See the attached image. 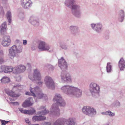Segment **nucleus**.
Returning a JSON list of instances; mask_svg holds the SVG:
<instances>
[{
    "instance_id": "nucleus-19",
    "label": "nucleus",
    "mask_w": 125,
    "mask_h": 125,
    "mask_svg": "<svg viewBox=\"0 0 125 125\" xmlns=\"http://www.w3.org/2000/svg\"><path fill=\"white\" fill-rule=\"evenodd\" d=\"M5 91L6 93L12 97H18L20 96L19 94H15L14 92L11 90H10L8 89L5 90Z\"/></svg>"
},
{
    "instance_id": "nucleus-1",
    "label": "nucleus",
    "mask_w": 125,
    "mask_h": 125,
    "mask_svg": "<svg viewBox=\"0 0 125 125\" xmlns=\"http://www.w3.org/2000/svg\"><path fill=\"white\" fill-rule=\"evenodd\" d=\"M62 89L67 94L71 96L79 97L82 95V91L73 87L65 86L62 87Z\"/></svg>"
},
{
    "instance_id": "nucleus-32",
    "label": "nucleus",
    "mask_w": 125,
    "mask_h": 125,
    "mask_svg": "<svg viewBox=\"0 0 125 125\" xmlns=\"http://www.w3.org/2000/svg\"><path fill=\"white\" fill-rule=\"evenodd\" d=\"M1 121L2 124V125H5L6 124H7L8 122H10L8 121H6L3 120H1Z\"/></svg>"
},
{
    "instance_id": "nucleus-44",
    "label": "nucleus",
    "mask_w": 125,
    "mask_h": 125,
    "mask_svg": "<svg viewBox=\"0 0 125 125\" xmlns=\"http://www.w3.org/2000/svg\"><path fill=\"white\" fill-rule=\"evenodd\" d=\"M30 64H29V63H28V66H29L30 65Z\"/></svg>"
},
{
    "instance_id": "nucleus-8",
    "label": "nucleus",
    "mask_w": 125,
    "mask_h": 125,
    "mask_svg": "<svg viewBox=\"0 0 125 125\" xmlns=\"http://www.w3.org/2000/svg\"><path fill=\"white\" fill-rule=\"evenodd\" d=\"M38 48L42 51H45L49 50L50 47L45 42L40 41L39 44Z\"/></svg>"
},
{
    "instance_id": "nucleus-47",
    "label": "nucleus",
    "mask_w": 125,
    "mask_h": 125,
    "mask_svg": "<svg viewBox=\"0 0 125 125\" xmlns=\"http://www.w3.org/2000/svg\"><path fill=\"white\" fill-rule=\"evenodd\" d=\"M15 103V102H14V103Z\"/></svg>"
},
{
    "instance_id": "nucleus-41",
    "label": "nucleus",
    "mask_w": 125,
    "mask_h": 125,
    "mask_svg": "<svg viewBox=\"0 0 125 125\" xmlns=\"http://www.w3.org/2000/svg\"><path fill=\"white\" fill-rule=\"evenodd\" d=\"M61 47L62 48V49H66V47H63V46H61Z\"/></svg>"
},
{
    "instance_id": "nucleus-36",
    "label": "nucleus",
    "mask_w": 125,
    "mask_h": 125,
    "mask_svg": "<svg viewBox=\"0 0 125 125\" xmlns=\"http://www.w3.org/2000/svg\"><path fill=\"white\" fill-rule=\"evenodd\" d=\"M26 122L29 125H30L31 123L28 118H26L25 120Z\"/></svg>"
},
{
    "instance_id": "nucleus-26",
    "label": "nucleus",
    "mask_w": 125,
    "mask_h": 125,
    "mask_svg": "<svg viewBox=\"0 0 125 125\" xmlns=\"http://www.w3.org/2000/svg\"><path fill=\"white\" fill-rule=\"evenodd\" d=\"M6 16L9 23H11V16L10 12V11H8L7 12L6 14Z\"/></svg>"
},
{
    "instance_id": "nucleus-48",
    "label": "nucleus",
    "mask_w": 125,
    "mask_h": 125,
    "mask_svg": "<svg viewBox=\"0 0 125 125\" xmlns=\"http://www.w3.org/2000/svg\"><path fill=\"white\" fill-rule=\"evenodd\" d=\"M16 103H17V102H16Z\"/></svg>"
},
{
    "instance_id": "nucleus-5",
    "label": "nucleus",
    "mask_w": 125,
    "mask_h": 125,
    "mask_svg": "<svg viewBox=\"0 0 125 125\" xmlns=\"http://www.w3.org/2000/svg\"><path fill=\"white\" fill-rule=\"evenodd\" d=\"M74 2V0H70L69 7L70 6H72V10L73 14L76 17H78L80 13L78 11H77V10L79 9V7L75 5H73Z\"/></svg>"
},
{
    "instance_id": "nucleus-13",
    "label": "nucleus",
    "mask_w": 125,
    "mask_h": 125,
    "mask_svg": "<svg viewBox=\"0 0 125 125\" xmlns=\"http://www.w3.org/2000/svg\"><path fill=\"white\" fill-rule=\"evenodd\" d=\"M10 40L9 36H5L3 37L2 44L4 46H8L10 44Z\"/></svg>"
},
{
    "instance_id": "nucleus-18",
    "label": "nucleus",
    "mask_w": 125,
    "mask_h": 125,
    "mask_svg": "<svg viewBox=\"0 0 125 125\" xmlns=\"http://www.w3.org/2000/svg\"><path fill=\"white\" fill-rule=\"evenodd\" d=\"M46 117L42 116V115H40L39 116H34L32 117V120L34 122L44 120L46 119Z\"/></svg>"
},
{
    "instance_id": "nucleus-17",
    "label": "nucleus",
    "mask_w": 125,
    "mask_h": 125,
    "mask_svg": "<svg viewBox=\"0 0 125 125\" xmlns=\"http://www.w3.org/2000/svg\"><path fill=\"white\" fill-rule=\"evenodd\" d=\"M26 67L24 66L19 65L18 67L14 69L15 70L14 72L15 73H20L24 71Z\"/></svg>"
},
{
    "instance_id": "nucleus-42",
    "label": "nucleus",
    "mask_w": 125,
    "mask_h": 125,
    "mask_svg": "<svg viewBox=\"0 0 125 125\" xmlns=\"http://www.w3.org/2000/svg\"><path fill=\"white\" fill-rule=\"evenodd\" d=\"M38 83L39 84H41L42 83L41 82H38Z\"/></svg>"
},
{
    "instance_id": "nucleus-24",
    "label": "nucleus",
    "mask_w": 125,
    "mask_h": 125,
    "mask_svg": "<svg viewBox=\"0 0 125 125\" xmlns=\"http://www.w3.org/2000/svg\"><path fill=\"white\" fill-rule=\"evenodd\" d=\"M40 109L41 110H42V111L40 112L39 113L41 115H45L49 112V111L46 110V109L44 107L42 106L40 108Z\"/></svg>"
},
{
    "instance_id": "nucleus-39",
    "label": "nucleus",
    "mask_w": 125,
    "mask_h": 125,
    "mask_svg": "<svg viewBox=\"0 0 125 125\" xmlns=\"http://www.w3.org/2000/svg\"><path fill=\"white\" fill-rule=\"evenodd\" d=\"M45 125H51V124L49 122H46L45 123Z\"/></svg>"
},
{
    "instance_id": "nucleus-46",
    "label": "nucleus",
    "mask_w": 125,
    "mask_h": 125,
    "mask_svg": "<svg viewBox=\"0 0 125 125\" xmlns=\"http://www.w3.org/2000/svg\"><path fill=\"white\" fill-rule=\"evenodd\" d=\"M32 17H31V19H32Z\"/></svg>"
},
{
    "instance_id": "nucleus-21",
    "label": "nucleus",
    "mask_w": 125,
    "mask_h": 125,
    "mask_svg": "<svg viewBox=\"0 0 125 125\" xmlns=\"http://www.w3.org/2000/svg\"><path fill=\"white\" fill-rule=\"evenodd\" d=\"M66 121L64 119H59L54 123V125H64Z\"/></svg>"
},
{
    "instance_id": "nucleus-35",
    "label": "nucleus",
    "mask_w": 125,
    "mask_h": 125,
    "mask_svg": "<svg viewBox=\"0 0 125 125\" xmlns=\"http://www.w3.org/2000/svg\"><path fill=\"white\" fill-rule=\"evenodd\" d=\"M4 60L3 59L2 57L0 55V64H1L4 62Z\"/></svg>"
},
{
    "instance_id": "nucleus-38",
    "label": "nucleus",
    "mask_w": 125,
    "mask_h": 125,
    "mask_svg": "<svg viewBox=\"0 0 125 125\" xmlns=\"http://www.w3.org/2000/svg\"><path fill=\"white\" fill-rule=\"evenodd\" d=\"M96 25L95 24H92V27L93 28H94V27L95 26L96 27Z\"/></svg>"
},
{
    "instance_id": "nucleus-30",
    "label": "nucleus",
    "mask_w": 125,
    "mask_h": 125,
    "mask_svg": "<svg viewBox=\"0 0 125 125\" xmlns=\"http://www.w3.org/2000/svg\"><path fill=\"white\" fill-rule=\"evenodd\" d=\"M36 113L35 110L34 109H33L32 110H27V114L29 115H33Z\"/></svg>"
},
{
    "instance_id": "nucleus-34",
    "label": "nucleus",
    "mask_w": 125,
    "mask_h": 125,
    "mask_svg": "<svg viewBox=\"0 0 125 125\" xmlns=\"http://www.w3.org/2000/svg\"><path fill=\"white\" fill-rule=\"evenodd\" d=\"M102 27V25L101 24H97L96 25V27L97 28V30L101 29V28Z\"/></svg>"
},
{
    "instance_id": "nucleus-43",
    "label": "nucleus",
    "mask_w": 125,
    "mask_h": 125,
    "mask_svg": "<svg viewBox=\"0 0 125 125\" xmlns=\"http://www.w3.org/2000/svg\"><path fill=\"white\" fill-rule=\"evenodd\" d=\"M17 86H14V87L12 89L13 90V89H14V88H17Z\"/></svg>"
},
{
    "instance_id": "nucleus-15",
    "label": "nucleus",
    "mask_w": 125,
    "mask_h": 125,
    "mask_svg": "<svg viewBox=\"0 0 125 125\" xmlns=\"http://www.w3.org/2000/svg\"><path fill=\"white\" fill-rule=\"evenodd\" d=\"M30 90L31 93L29 92H27L25 93L26 94L32 96L34 97H36V96L35 95V93L37 91L38 92L39 91V87H36L34 88L30 89Z\"/></svg>"
},
{
    "instance_id": "nucleus-10",
    "label": "nucleus",
    "mask_w": 125,
    "mask_h": 125,
    "mask_svg": "<svg viewBox=\"0 0 125 125\" xmlns=\"http://www.w3.org/2000/svg\"><path fill=\"white\" fill-rule=\"evenodd\" d=\"M62 79L65 81L71 82V80L70 76H69V74L66 73V72L63 71L61 74Z\"/></svg>"
},
{
    "instance_id": "nucleus-45",
    "label": "nucleus",
    "mask_w": 125,
    "mask_h": 125,
    "mask_svg": "<svg viewBox=\"0 0 125 125\" xmlns=\"http://www.w3.org/2000/svg\"><path fill=\"white\" fill-rule=\"evenodd\" d=\"M123 13V12L122 11H121Z\"/></svg>"
},
{
    "instance_id": "nucleus-6",
    "label": "nucleus",
    "mask_w": 125,
    "mask_h": 125,
    "mask_svg": "<svg viewBox=\"0 0 125 125\" xmlns=\"http://www.w3.org/2000/svg\"><path fill=\"white\" fill-rule=\"evenodd\" d=\"M82 110L83 113L88 115H89L91 113L95 114L96 113V111L93 108L88 106L83 107Z\"/></svg>"
},
{
    "instance_id": "nucleus-40",
    "label": "nucleus",
    "mask_w": 125,
    "mask_h": 125,
    "mask_svg": "<svg viewBox=\"0 0 125 125\" xmlns=\"http://www.w3.org/2000/svg\"><path fill=\"white\" fill-rule=\"evenodd\" d=\"M75 28H76V27L74 26H71L70 27V29H71V30H72V29H75Z\"/></svg>"
},
{
    "instance_id": "nucleus-4",
    "label": "nucleus",
    "mask_w": 125,
    "mask_h": 125,
    "mask_svg": "<svg viewBox=\"0 0 125 125\" xmlns=\"http://www.w3.org/2000/svg\"><path fill=\"white\" fill-rule=\"evenodd\" d=\"M44 82L48 87L52 89H54V83L51 77L48 76H46L45 78Z\"/></svg>"
},
{
    "instance_id": "nucleus-22",
    "label": "nucleus",
    "mask_w": 125,
    "mask_h": 125,
    "mask_svg": "<svg viewBox=\"0 0 125 125\" xmlns=\"http://www.w3.org/2000/svg\"><path fill=\"white\" fill-rule=\"evenodd\" d=\"M39 91L38 92H36L35 93V94H36L37 95V98H38L41 99L43 97H46V98L47 97L46 96V95H44L41 92V90L39 88Z\"/></svg>"
},
{
    "instance_id": "nucleus-14",
    "label": "nucleus",
    "mask_w": 125,
    "mask_h": 125,
    "mask_svg": "<svg viewBox=\"0 0 125 125\" xmlns=\"http://www.w3.org/2000/svg\"><path fill=\"white\" fill-rule=\"evenodd\" d=\"M30 0H21V3L22 7L25 8H27L30 7L31 4Z\"/></svg>"
},
{
    "instance_id": "nucleus-28",
    "label": "nucleus",
    "mask_w": 125,
    "mask_h": 125,
    "mask_svg": "<svg viewBox=\"0 0 125 125\" xmlns=\"http://www.w3.org/2000/svg\"><path fill=\"white\" fill-rule=\"evenodd\" d=\"M16 52L18 53H20L22 52V47L21 46L19 45L17 47L16 46L15 49Z\"/></svg>"
},
{
    "instance_id": "nucleus-20",
    "label": "nucleus",
    "mask_w": 125,
    "mask_h": 125,
    "mask_svg": "<svg viewBox=\"0 0 125 125\" xmlns=\"http://www.w3.org/2000/svg\"><path fill=\"white\" fill-rule=\"evenodd\" d=\"M118 66L121 70H122L125 68V62L123 58H122L119 62Z\"/></svg>"
},
{
    "instance_id": "nucleus-3",
    "label": "nucleus",
    "mask_w": 125,
    "mask_h": 125,
    "mask_svg": "<svg viewBox=\"0 0 125 125\" xmlns=\"http://www.w3.org/2000/svg\"><path fill=\"white\" fill-rule=\"evenodd\" d=\"M99 89V86L96 84L92 83L90 84V90L93 95L98 94Z\"/></svg>"
},
{
    "instance_id": "nucleus-9",
    "label": "nucleus",
    "mask_w": 125,
    "mask_h": 125,
    "mask_svg": "<svg viewBox=\"0 0 125 125\" xmlns=\"http://www.w3.org/2000/svg\"><path fill=\"white\" fill-rule=\"evenodd\" d=\"M16 46L14 45L12 46L9 50V56L11 59H13L16 56V54L15 52Z\"/></svg>"
},
{
    "instance_id": "nucleus-11",
    "label": "nucleus",
    "mask_w": 125,
    "mask_h": 125,
    "mask_svg": "<svg viewBox=\"0 0 125 125\" xmlns=\"http://www.w3.org/2000/svg\"><path fill=\"white\" fill-rule=\"evenodd\" d=\"M58 65L61 69H66L67 68V63L63 57H62L61 59L59 60Z\"/></svg>"
},
{
    "instance_id": "nucleus-27",
    "label": "nucleus",
    "mask_w": 125,
    "mask_h": 125,
    "mask_svg": "<svg viewBox=\"0 0 125 125\" xmlns=\"http://www.w3.org/2000/svg\"><path fill=\"white\" fill-rule=\"evenodd\" d=\"M1 31H5L7 28V23L6 21L3 23L1 25Z\"/></svg>"
},
{
    "instance_id": "nucleus-16",
    "label": "nucleus",
    "mask_w": 125,
    "mask_h": 125,
    "mask_svg": "<svg viewBox=\"0 0 125 125\" xmlns=\"http://www.w3.org/2000/svg\"><path fill=\"white\" fill-rule=\"evenodd\" d=\"M1 68L2 71H4L5 73H7L9 72H11L13 71V73H15L14 72V71H15V70L14 69L15 68L13 69L11 67L5 66H2Z\"/></svg>"
},
{
    "instance_id": "nucleus-2",
    "label": "nucleus",
    "mask_w": 125,
    "mask_h": 125,
    "mask_svg": "<svg viewBox=\"0 0 125 125\" xmlns=\"http://www.w3.org/2000/svg\"><path fill=\"white\" fill-rule=\"evenodd\" d=\"M53 100L54 101H56V104L52 105V109L54 113V114L58 115H60V110L57 107V105L60 106H64L65 105V103L62 98L60 95L56 94L53 98Z\"/></svg>"
},
{
    "instance_id": "nucleus-37",
    "label": "nucleus",
    "mask_w": 125,
    "mask_h": 125,
    "mask_svg": "<svg viewBox=\"0 0 125 125\" xmlns=\"http://www.w3.org/2000/svg\"><path fill=\"white\" fill-rule=\"evenodd\" d=\"M23 44L24 45H26L27 44V41L26 40H23Z\"/></svg>"
},
{
    "instance_id": "nucleus-31",
    "label": "nucleus",
    "mask_w": 125,
    "mask_h": 125,
    "mask_svg": "<svg viewBox=\"0 0 125 125\" xmlns=\"http://www.w3.org/2000/svg\"><path fill=\"white\" fill-rule=\"evenodd\" d=\"M103 114L108 115L110 116H113L114 115V114L112 113L110 111H108V112H103L102 114Z\"/></svg>"
},
{
    "instance_id": "nucleus-7",
    "label": "nucleus",
    "mask_w": 125,
    "mask_h": 125,
    "mask_svg": "<svg viewBox=\"0 0 125 125\" xmlns=\"http://www.w3.org/2000/svg\"><path fill=\"white\" fill-rule=\"evenodd\" d=\"M29 77L30 80L32 81H39L41 79V76L40 72L36 69L34 70V75L32 76L31 75H29Z\"/></svg>"
},
{
    "instance_id": "nucleus-29",
    "label": "nucleus",
    "mask_w": 125,
    "mask_h": 125,
    "mask_svg": "<svg viewBox=\"0 0 125 125\" xmlns=\"http://www.w3.org/2000/svg\"><path fill=\"white\" fill-rule=\"evenodd\" d=\"M112 66L111 65V63L109 62H108L107 63L106 69L107 71V72H110L111 70Z\"/></svg>"
},
{
    "instance_id": "nucleus-12",
    "label": "nucleus",
    "mask_w": 125,
    "mask_h": 125,
    "mask_svg": "<svg viewBox=\"0 0 125 125\" xmlns=\"http://www.w3.org/2000/svg\"><path fill=\"white\" fill-rule=\"evenodd\" d=\"M33 104V100L32 98L30 97L26 100L22 105L23 107H26L32 105Z\"/></svg>"
},
{
    "instance_id": "nucleus-25",
    "label": "nucleus",
    "mask_w": 125,
    "mask_h": 125,
    "mask_svg": "<svg viewBox=\"0 0 125 125\" xmlns=\"http://www.w3.org/2000/svg\"><path fill=\"white\" fill-rule=\"evenodd\" d=\"M75 123L73 119L71 118L68 119L66 122L67 125H74Z\"/></svg>"
},
{
    "instance_id": "nucleus-33",
    "label": "nucleus",
    "mask_w": 125,
    "mask_h": 125,
    "mask_svg": "<svg viewBox=\"0 0 125 125\" xmlns=\"http://www.w3.org/2000/svg\"><path fill=\"white\" fill-rule=\"evenodd\" d=\"M20 111L22 113L25 114H27V110H23L22 109H20Z\"/></svg>"
},
{
    "instance_id": "nucleus-23",
    "label": "nucleus",
    "mask_w": 125,
    "mask_h": 125,
    "mask_svg": "<svg viewBox=\"0 0 125 125\" xmlns=\"http://www.w3.org/2000/svg\"><path fill=\"white\" fill-rule=\"evenodd\" d=\"M10 79L7 77H4L0 80L1 83H8L10 81Z\"/></svg>"
}]
</instances>
